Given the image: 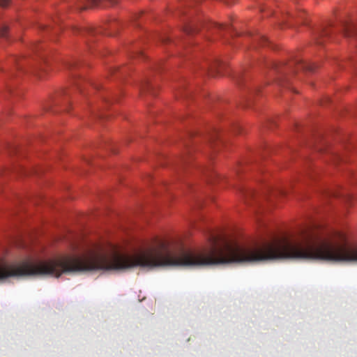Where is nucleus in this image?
<instances>
[{
	"label": "nucleus",
	"mask_w": 357,
	"mask_h": 357,
	"mask_svg": "<svg viewBox=\"0 0 357 357\" xmlns=\"http://www.w3.org/2000/svg\"><path fill=\"white\" fill-rule=\"evenodd\" d=\"M273 67L281 73H286L287 72L294 73L296 72V67L307 71H313L316 68L314 64L304 62L303 60L298 59H296L288 66L286 64H274Z\"/></svg>",
	"instance_id": "1"
},
{
	"label": "nucleus",
	"mask_w": 357,
	"mask_h": 357,
	"mask_svg": "<svg viewBox=\"0 0 357 357\" xmlns=\"http://www.w3.org/2000/svg\"><path fill=\"white\" fill-rule=\"evenodd\" d=\"M339 31L347 38H354L357 36V22L344 20L341 22Z\"/></svg>",
	"instance_id": "2"
},
{
	"label": "nucleus",
	"mask_w": 357,
	"mask_h": 357,
	"mask_svg": "<svg viewBox=\"0 0 357 357\" xmlns=\"http://www.w3.org/2000/svg\"><path fill=\"white\" fill-rule=\"evenodd\" d=\"M102 1H107L111 4H115L117 3V0H82L77 4V8L82 10L87 8L97 6Z\"/></svg>",
	"instance_id": "3"
},
{
	"label": "nucleus",
	"mask_w": 357,
	"mask_h": 357,
	"mask_svg": "<svg viewBox=\"0 0 357 357\" xmlns=\"http://www.w3.org/2000/svg\"><path fill=\"white\" fill-rule=\"evenodd\" d=\"M332 32L331 28H323L316 33L315 39L318 44H322L325 39L328 38Z\"/></svg>",
	"instance_id": "4"
},
{
	"label": "nucleus",
	"mask_w": 357,
	"mask_h": 357,
	"mask_svg": "<svg viewBox=\"0 0 357 357\" xmlns=\"http://www.w3.org/2000/svg\"><path fill=\"white\" fill-rule=\"evenodd\" d=\"M220 66V63L218 61H215L212 63H207L206 66H204V70L211 74L212 76H215L218 74V68Z\"/></svg>",
	"instance_id": "5"
},
{
	"label": "nucleus",
	"mask_w": 357,
	"mask_h": 357,
	"mask_svg": "<svg viewBox=\"0 0 357 357\" xmlns=\"http://www.w3.org/2000/svg\"><path fill=\"white\" fill-rule=\"evenodd\" d=\"M255 41L259 42L261 44V45H266L269 44L268 40L262 35H257V37L255 38Z\"/></svg>",
	"instance_id": "6"
},
{
	"label": "nucleus",
	"mask_w": 357,
	"mask_h": 357,
	"mask_svg": "<svg viewBox=\"0 0 357 357\" xmlns=\"http://www.w3.org/2000/svg\"><path fill=\"white\" fill-rule=\"evenodd\" d=\"M13 61L15 63L16 68L21 70L24 66V59L23 58H13Z\"/></svg>",
	"instance_id": "7"
},
{
	"label": "nucleus",
	"mask_w": 357,
	"mask_h": 357,
	"mask_svg": "<svg viewBox=\"0 0 357 357\" xmlns=\"http://www.w3.org/2000/svg\"><path fill=\"white\" fill-rule=\"evenodd\" d=\"M7 33H8V27L6 25H2L0 27V37L1 38H7Z\"/></svg>",
	"instance_id": "8"
},
{
	"label": "nucleus",
	"mask_w": 357,
	"mask_h": 357,
	"mask_svg": "<svg viewBox=\"0 0 357 357\" xmlns=\"http://www.w3.org/2000/svg\"><path fill=\"white\" fill-rule=\"evenodd\" d=\"M197 29L194 25H190L185 28V31L187 33H192L196 32Z\"/></svg>",
	"instance_id": "9"
},
{
	"label": "nucleus",
	"mask_w": 357,
	"mask_h": 357,
	"mask_svg": "<svg viewBox=\"0 0 357 357\" xmlns=\"http://www.w3.org/2000/svg\"><path fill=\"white\" fill-rule=\"evenodd\" d=\"M213 28L215 30H222V29H229V27H226L224 25L222 24H213Z\"/></svg>",
	"instance_id": "10"
},
{
	"label": "nucleus",
	"mask_w": 357,
	"mask_h": 357,
	"mask_svg": "<svg viewBox=\"0 0 357 357\" xmlns=\"http://www.w3.org/2000/svg\"><path fill=\"white\" fill-rule=\"evenodd\" d=\"M141 89L142 91L149 90L151 89V86L149 82V81H145L143 84L141 85Z\"/></svg>",
	"instance_id": "11"
},
{
	"label": "nucleus",
	"mask_w": 357,
	"mask_h": 357,
	"mask_svg": "<svg viewBox=\"0 0 357 357\" xmlns=\"http://www.w3.org/2000/svg\"><path fill=\"white\" fill-rule=\"evenodd\" d=\"M10 3V0H0V6L6 7Z\"/></svg>",
	"instance_id": "12"
},
{
	"label": "nucleus",
	"mask_w": 357,
	"mask_h": 357,
	"mask_svg": "<svg viewBox=\"0 0 357 357\" xmlns=\"http://www.w3.org/2000/svg\"><path fill=\"white\" fill-rule=\"evenodd\" d=\"M76 63L75 62H69L66 64L67 67L68 68H74L75 66H76Z\"/></svg>",
	"instance_id": "13"
},
{
	"label": "nucleus",
	"mask_w": 357,
	"mask_h": 357,
	"mask_svg": "<svg viewBox=\"0 0 357 357\" xmlns=\"http://www.w3.org/2000/svg\"><path fill=\"white\" fill-rule=\"evenodd\" d=\"M243 193L245 195H252L253 192L251 191V190H247L246 192H243Z\"/></svg>",
	"instance_id": "14"
},
{
	"label": "nucleus",
	"mask_w": 357,
	"mask_h": 357,
	"mask_svg": "<svg viewBox=\"0 0 357 357\" xmlns=\"http://www.w3.org/2000/svg\"><path fill=\"white\" fill-rule=\"evenodd\" d=\"M38 47V45H34V46L33 47V51L37 52Z\"/></svg>",
	"instance_id": "15"
},
{
	"label": "nucleus",
	"mask_w": 357,
	"mask_h": 357,
	"mask_svg": "<svg viewBox=\"0 0 357 357\" xmlns=\"http://www.w3.org/2000/svg\"><path fill=\"white\" fill-rule=\"evenodd\" d=\"M87 31H88L89 33H92L93 31L92 30V29H89Z\"/></svg>",
	"instance_id": "16"
},
{
	"label": "nucleus",
	"mask_w": 357,
	"mask_h": 357,
	"mask_svg": "<svg viewBox=\"0 0 357 357\" xmlns=\"http://www.w3.org/2000/svg\"><path fill=\"white\" fill-rule=\"evenodd\" d=\"M298 17H301H301H303V14H301V15L298 16Z\"/></svg>",
	"instance_id": "17"
}]
</instances>
